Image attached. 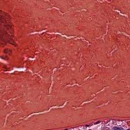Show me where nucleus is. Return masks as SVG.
I'll return each instance as SVG.
<instances>
[{"label":"nucleus","instance_id":"f257e3e1","mask_svg":"<svg viewBox=\"0 0 130 130\" xmlns=\"http://www.w3.org/2000/svg\"><path fill=\"white\" fill-rule=\"evenodd\" d=\"M113 129L114 130H124V128L122 127H118V126H114L113 127Z\"/></svg>","mask_w":130,"mask_h":130},{"label":"nucleus","instance_id":"39448f33","mask_svg":"<svg viewBox=\"0 0 130 130\" xmlns=\"http://www.w3.org/2000/svg\"><path fill=\"white\" fill-rule=\"evenodd\" d=\"M126 130H130V129H129V128H128V129H127Z\"/></svg>","mask_w":130,"mask_h":130},{"label":"nucleus","instance_id":"20e7f679","mask_svg":"<svg viewBox=\"0 0 130 130\" xmlns=\"http://www.w3.org/2000/svg\"><path fill=\"white\" fill-rule=\"evenodd\" d=\"M85 126H86V127H89V125L86 124V125H85Z\"/></svg>","mask_w":130,"mask_h":130},{"label":"nucleus","instance_id":"0eeeda50","mask_svg":"<svg viewBox=\"0 0 130 130\" xmlns=\"http://www.w3.org/2000/svg\"><path fill=\"white\" fill-rule=\"evenodd\" d=\"M65 130H68V129H66Z\"/></svg>","mask_w":130,"mask_h":130},{"label":"nucleus","instance_id":"423d86ee","mask_svg":"<svg viewBox=\"0 0 130 130\" xmlns=\"http://www.w3.org/2000/svg\"><path fill=\"white\" fill-rule=\"evenodd\" d=\"M102 124H103V122H102Z\"/></svg>","mask_w":130,"mask_h":130},{"label":"nucleus","instance_id":"7ed1b4c3","mask_svg":"<svg viewBox=\"0 0 130 130\" xmlns=\"http://www.w3.org/2000/svg\"><path fill=\"white\" fill-rule=\"evenodd\" d=\"M101 121H98L95 122L94 123V124H99V123H101Z\"/></svg>","mask_w":130,"mask_h":130},{"label":"nucleus","instance_id":"f03ea898","mask_svg":"<svg viewBox=\"0 0 130 130\" xmlns=\"http://www.w3.org/2000/svg\"><path fill=\"white\" fill-rule=\"evenodd\" d=\"M11 52H12L11 50H9L8 49L4 50V53H8L9 54H11Z\"/></svg>","mask_w":130,"mask_h":130}]
</instances>
